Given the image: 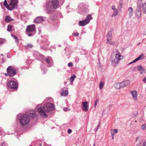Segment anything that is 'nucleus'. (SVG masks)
Listing matches in <instances>:
<instances>
[{"mask_svg":"<svg viewBox=\"0 0 146 146\" xmlns=\"http://www.w3.org/2000/svg\"><path fill=\"white\" fill-rule=\"evenodd\" d=\"M18 1L15 0H11L9 4V7L11 9H17Z\"/></svg>","mask_w":146,"mask_h":146,"instance_id":"nucleus-9","label":"nucleus"},{"mask_svg":"<svg viewBox=\"0 0 146 146\" xmlns=\"http://www.w3.org/2000/svg\"><path fill=\"white\" fill-rule=\"evenodd\" d=\"M91 15H89L87 16L86 18L83 21H80L78 23V24L80 26H84L88 24L90 22V20L92 19Z\"/></svg>","mask_w":146,"mask_h":146,"instance_id":"nucleus-6","label":"nucleus"},{"mask_svg":"<svg viewBox=\"0 0 146 146\" xmlns=\"http://www.w3.org/2000/svg\"><path fill=\"white\" fill-rule=\"evenodd\" d=\"M13 20V19L9 16H6L5 19V21L7 22H9Z\"/></svg>","mask_w":146,"mask_h":146,"instance_id":"nucleus-21","label":"nucleus"},{"mask_svg":"<svg viewBox=\"0 0 146 146\" xmlns=\"http://www.w3.org/2000/svg\"><path fill=\"white\" fill-rule=\"evenodd\" d=\"M75 35L76 36H78L79 35V33H76Z\"/></svg>","mask_w":146,"mask_h":146,"instance_id":"nucleus-46","label":"nucleus"},{"mask_svg":"<svg viewBox=\"0 0 146 146\" xmlns=\"http://www.w3.org/2000/svg\"><path fill=\"white\" fill-rule=\"evenodd\" d=\"M51 3L54 9H56L59 5V1L57 0H54L52 1Z\"/></svg>","mask_w":146,"mask_h":146,"instance_id":"nucleus-11","label":"nucleus"},{"mask_svg":"<svg viewBox=\"0 0 146 146\" xmlns=\"http://www.w3.org/2000/svg\"><path fill=\"white\" fill-rule=\"evenodd\" d=\"M98 101H99V100L98 99H96V101L95 102V103H94V107H96V106L97 105V103L98 102Z\"/></svg>","mask_w":146,"mask_h":146,"instance_id":"nucleus-35","label":"nucleus"},{"mask_svg":"<svg viewBox=\"0 0 146 146\" xmlns=\"http://www.w3.org/2000/svg\"><path fill=\"white\" fill-rule=\"evenodd\" d=\"M32 35L31 34L29 33L28 34V36H31Z\"/></svg>","mask_w":146,"mask_h":146,"instance_id":"nucleus-47","label":"nucleus"},{"mask_svg":"<svg viewBox=\"0 0 146 146\" xmlns=\"http://www.w3.org/2000/svg\"><path fill=\"white\" fill-rule=\"evenodd\" d=\"M140 71V74H143L146 72L144 68L142 69Z\"/></svg>","mask_w":146,"mask_h":146,"instance_id":"nucleus-30","label":"nucleus"},{"mask_svg":"<svg viewBox=\"0 0 146 146\" xmlns=\"http://www.w3.org/2000/svg\"><path fill=\"white\" fill-rule=\"evenodd\" d=\"M122 86L123 87L129 85L130 83V81L129 80H125L121 82Z\"/></svg>","mask_w":146,"mask_h":146,"instance_id":"nucleus-15","label":"nucleus"},{"mask_svg":"<svg viewBox=\"0 0 146 146\" xmlns=\"http://www.w3.org/2000/svg\"><path fill=\"white\" fill-rule=\"evenodd\" d=\"M43 109L46 112H49L52 110L54 109V105L52 103H47L44 105Z\"/></svg>","mask_w":146,"mask_h":146,"instance_id":"nucleus-4","label":"nucleus"},{"mask_svg":"<svg viewBox=\"0 0 146 146\" xmlns=\"http://www.w3.org/2000/svg\"><path fill=\"white\" fill-rule=\"evenodd\" d=\"M35 25H28L26 29V32H31L35 31Z\"/></svg>","mask_w":146,"mask_h":146,"instance_id":"nucleus-10","label":"nucleus"},{"mask_svg":"<svg viewBox=\"0 0 146 146\" xmlns=\"http://www.w3.org/2000/svg\"><path fill=\"white\" fill-rule=\"evenodd\" d=\"M88 104V102H82V105L83 107V108H82L85 111H86L88 110V107L87 106Z\"/></svg>","mask_w":146,"mask_h":146,"instance_id":"nucleus-12","label":"nucleus"},{"mask_svg":"<svg viewBox=\"0 0 146 146\" xmlns=\"http://www.w3.org/2000/svg\"><path fill=\"white\" fill-rule=\"evenodd\" d=\"M142 8L143 12L145 13H146V3L143 4Z\"/></svg>","mask_w":146,"mask_h":146,"instance_id":"nucleus-24","label":"nucleus"},{"mask_svg":"<svg viewBox=\"0 0 146 146\" xmlns=\"http://www.w3.org/2000/svg\"><path fill=\"white\" fill-rule=\"evenodd\" d=\"M143 81L145 83H146V77L144 79H143Z\"/></svg>","mask_w":146,"mask_h":146,"instance_id":"nucleus-41","label":"nucleus"},{"mask_svg":"<svg viewBox=\"0 0 146 146\" xmlns=\"http://www.w3.org/2000/svg\"><path fill=\"white\" fill-rule=\"evenodd\" d=\"M73 35L74 36H75V34H73Z\"/></svg>","mask_w":146,"mask_h":146,"instance_id":"nucleus-51","label":"nucleus"},{"mask_svg":"<svg viewBox=\"0 0 146 146\" xmlns=\"http://www.w3.org/2000/svg\"><path fill=\"white\" fill-rule=\"evenodd\" d=\"M76 78V76L74 75H73L72 76H71L69 79V81H70L71 82V83H72L73 82V81L74 80V79Z\"/></svg>","mask_w":146,"mask_h":146,"instance_id":"nucleus-25","label":"nucleus"},{"mask_svg":"<svg viewBox=\"0 0 146 146\" xmlns=\"http://www.w3.org/2000/svg\"><path fill=\"white\" fill-rule=\"evenodd\" d=\"M68 66L69 67H70L73 66V64L72 63L70 62L68 64Z\"/></svg>","mask_w":146,"mask_h":146,"instance_id":"nucleus-36","label":"nucleus"},{"mask_svg":"<svg viewBox=\"0 0 146 146\" xmlns=\"http://www.w3.org/2000/svg\"><path fill=\"white\" fill-rule=\"evenodd\" d=\"M29 115L34 119H36L38 117L37 115L35 112L32 111L29 113Z\"/></svg>","mask_w":146,"mask_h":146,"instance_id":"nucleus-14","label":"nucleus"},{"mask_svg":"<svg viewBox=\"0 0 146 146\" xmlns=\"http://www.w3.org/2000/svg\"><path fill=\"white\" fill-rule=\"evenodd\" d=\"M45 60L48 64H49L51 62V59L49 58H47L45 59Z\"/></svg>","mask_w":146,"mask_h":146,"instance_id":"nucleus-28","label":"nucleus"},{"mask_svg":"<svg viewBox=\"0 0 146 146\" xmlns=\"http://www.w3.org/2000/svg\"><path fill=\"white\" fill-rule=\"evenodd\" d=\"M131 94L133 98L135 100L137 99V92L136 91L134 90L131 92Z\"/></svg>","mask_w":146,"mask_h":146,"instance_id":"nucleus-20","label":"nucleus"},{"mask_svg":"<svg viewBox=\"0 0 146 146\" xmlns=\"http://www.w3.org/2000/svg\"><path fill=\"white\" fill-rule=\"evenodd\" d=\"M54 9L53 8L48 7L46 10L48 13H50L53 12Z\"/></svg>","mask_w":146,"mask_h":146,"instance_id":"nucleus-22","label":"nucleus"},{"mask_svg":"<svg viewBox=\"0 0 146 146\" xmlns=\"http://www.w3.org/2000/svg\"><path fill=\"white\" fill-rule=\"evenodd\" d=\"M111 135L112 136V138H113V139H114V135H113V133H112V134H111Z\"/></svg>","mask_w":146,"mask_h":146,"instance_id":"nucleus-45","label":"nucleus"},{"mask_svg":"<svg viewBox=\"0 0 146 146\" xmlns=\"http://www.w3.org/2000/svg\"><path fill=\"white\" fill-rule=\"evenodd\" d=\"M27 46H29L30 48H32L33 46L31 44H29L27 45Z\"/></svg>","mask_w":146,"mask_h":146,"instance_id":"nucleus-40","label":"nucleus"},{"mask_svg":"<svg viewBox=\"0 0 146 146\" xmlns=\"http://www.w3.org/2000/svg\"><path fill=\"white\" fill-rule=\"evenodd\" d=\"M133 71H135V70H133Z\"/></svg>","mask_w":146,"mask_h":146,"instance_id":"nucleus-50","label":"nucleus"},{"mask_svg":"<svg viewBox=\"0 0 146 146\" xmlns=\"http://www.w3.org/2000/svg\"><path fill=\"white\" fill-rule=\"evenodd\" d=\"M99 128V127H98L97 128V130H96V131H97V130H98V129Z\"/></svg>","mask_w":146,"mask_h":146,"instance_id":"nucleus-49","label":"nucleus"},{"mask_svg":"<svg viewBox=\"0 0 146 146\" xmlns=\"http://www.w3.org/2000/svg\"><path fill=\"white\" fill-rule=\"evenodd\" d=\"M37 111L40 115L42 117H47V115L45 113V112L43 111L42 108L39 107V106H37L36 107Z\"/></svg>","mask_w":146,"mask_h":146,"instance_id":"nucleus-8","label":"nucleus"},{"mask_svg":"<svg viewBox=\"0 0 146 146\" xmlns=\"http://www.w3.org/2000/svg\"><path fill=\"white\" fill-rule=\"evenodd\" d=\"M112 31H109L107 35V43L112 45H114L115 44V42L111 40L112 38Z\"/></svg>","mask_w":146,"mask_h":146,"instance_id":"nucleus-7","label":"nucleus"},{"mask_svg":"<svg viewBox=\"0 0 146 146\" xmlns=\"http://www.w3.org/2000/svg\"><path fill=\"white\" fill-rule=\"evenodd\" d=\"M115 87L117 89H119L121 88H123L121 83H116L115 85Z\"/></svg>","mask_w":146,"mask_h":146,"instance_id":"nucleus-18","label":"nucleus"},{"mask_svg":"<svg viewBox=\"0 0 146 146\" xmlns=\"http://www.w3.org/2000/svg\"><path fill=\"white\" fill-rule=\"evenodd\" d=\"M146 124H144L142 125L141 127V128L143 130H145L146 129Z\"/></svg>","mask_w":146,"mask_h":146,"instance_id":"nucleus-33","label":"nucleus"},{"mask_svg":"<svg viewBox=\"0 0 146 146\" xmlns=\"http://www.w3.org/2000/svg\"><path fill=\"white\" fill-rule=\"evenodd\" d=\"M104 85V83L103 82H101L99 84V88L100 89H102Z\"/></svg>","mask_w":146,"mask_h":146,"instance_id":"nucleus-31","label":"nucleus"},{"mask_svg":"<svg viewBox=\"0 0 146 146\" xmlns=\"http://www.w3.org/2000/svg\"><path fill=\"white\" fill-rule=\"evenodd\" d=\"M19 122L22 126H25L29 124L31 121L29 115L24 114L19 117Z\"/></svg>","mask_w":146,"mask_h":146,"instance_id":"nucleus-1","label":"nucleus"},{"mask_svg":"<svg viewBox=\"0 0 146 146\" xmlns=\"http://www.w3.org/2000/svg\"><path fill=\"white\" fill-rule=\"evenodd\" d=\"M111 8L112 9L115 10V9H116L115 8V7L114 5H113L111 6Z\"/></svg>","mask_w":146,"mask_h":146,"instance_id":"nucleus-37","label":"nucleus"},{"mask_svg":"<svg viewBox=\"0 0 146 146\" xmlns=\"http://www.w3.org/2000/svg\"><path fill=\"white\" fill-rule=\"evenodd\" d=\"M128 11L129 14L132 15L133 14V9L131 7H129L128 9Z\"/></svg>","mask_w":146,"mask_h":146,"instance_id":"nucleus-27","label":"nucleus"},{"mask_svg":"<svg viewBox=\"0 0 146 146\" xmlns=\"http://www.w3.org/2000/svg\"><path fill=\"white\" fill-rule=\"evenodd\" d=\"M135 14L138 18H139L141 17V11L140 7H137L136 11Z\"/></svg>","mask_w":146,"mask_h":146,"instance_id":"nucleus-13","label":"nucleus"},{"mask_svg":"<svg viewBox=\"0 0 146 146\" xmlns=\"http://www.w3.org/2000/svg\"><path fill=\"white\" fill-rule=\"evenodd\" d=\"M143 146H146V141L143 143Z\"/></svg>","mask_w":146,"mask_h":146,"instance_id":"nucleus-43","label":"nucleus"},{"mask_svg":"<svg viewBox=\"0 0 146 146\" xmlns=\"http://www.w3.org/2000/svg\"><path fill=\"white\" fill-rule=\"evenodd\" d=\"M64 84H66V82H64Z\"/></svg>","mask_w":146,"mask_h":146,"instance_id":"nucleus-48","label":"nucleus"},{"mask_svg":"<svg viewBox=\"0 0 146 146\" xmlns=\"http://www.w3.org/2000/svg\"><path fill=\"white\" fill-rule=\"evenodd\" d=\"M142 67L141 66H139L137 68V70L138 71H140L141 70L143 69Z\"/></svg>","mask_w":146,"mask_h":146,"instance_id":"nucleus-34","label":"nucleus"},{"mask_svg":"<svg viewBox=\"0 0 146 146\" xmlns=\"http://www.w3.org/2000/svg\"><path fill=\"white\" fill-rule=\"evenodd\" d=\"M5 75H6V76H7V75H6V74H5Z\"/></svg>","mask_w":146,"mask_h":146,"instance_id":"nucleus-54","label":"nucleus"},{"mask_svg":"<svg viewBox=\"0 0 146 146\" xmlns=\"http://www.w3.org/2000/svg\"><path fill=\"white\" fill-rule=\"evenodd\" d=\"M68 110V109L67 108H64V111H67Z\"/></svg>","mask_w":146,"mask_h":146,"instance_id":"nucleus-42","label":"nucleus"},{"mask_svg":"<svg viewBox=\"0 0 146 146\" xmlns=\"http://www.w3.org/2000/svg\"><path fill=\"white\" fill-rule=\"evenodd\" d=\"M68 92L67 90H65L64 91V89H62V91L61 93V95L62 96H66L68 95Z\"/></svg>","mask_w":146,"mask_h":146,"instance_id":"nucleus-23","label":"nucleus"},{"mask_svg":"<svg viewBox=\"0 0 146 146\" xmlns=\"http://www.w3.org/2000/svg\"><path fill=\"white\" fill-rule=\"evenodd\" d=\"M114 12L112 14V16H115L117 15L118 14V11L117 9L114 10Z\"/></svg>","mask_w":146,"mask_h":146,"instance_id":"nucleus-29","label":"nucleus"},{"mask_svg":"<svg viewBox=\"0 0 146 146\" xmlns=\"http://www.w3.org/2000/svg\"><path fill=\"white\" fill-rule=\"evenodd\" d=\"M2 42V40L1 38H0V44Z\"/></svg>","mask_w":146,"mask_h":146,"instance_id":"nucleus-44","label":"nucleus"},{"mask_svg":"<svg viewBox=\"0 0 146 146\" xmlns=\"http://www.w3.org/2000/svg\"><path fill=\"white\" fill-rule=\"evenodd\" d=\"M12 26L8 25L7 29V31H10L12 30Z\"/></svg>","mask_w":146,"mask_h":146,"instance_id":"nucleus-32","label":"nucleus"},{"mask_svg":"<svg viewBox=\"0 0 146 146\" xmlns=\"http://www.w3.org/2000/svg\"><path fill=\"white\" fill-rule=\"evenodd\" d=\"M13 37L17 41L18 39L17 37L15 36H13Z\"/></svg>","mask_w":146,"mask_h":146,"instance_id":"nucleus-39","label":"nucleus"},{"mask_svg":"<svg viewBox=\"0 0 146 146\" xmlns=\"http://www.w3.org/2000/svg\"><path fill=\"white\" fill-rule=\"evenodd\" d=\"M1 55H2V56H3V54H1Z\"/></svg>","mask_w":146,"mask_h":146,"instance_id":"nucleus-53","label":"nucleus"},{"mask_svg":"<svg viewBox=\"0 0 146 146\" xmlns=\"http://www.w3.org/2000/svg\"><path fill=\"white\" fill-rule=\"evenodd\" d=\"M8 87L13 90H17L18 88V84L15 81L11 80L9 81L7 83Z\"/></svg>","mask_w":146,"mask_h":146,"instance_id":"nucleus-5","label":"nucleus"},{"mask_svg":"<svg viewBox=\"0 0 146 146\" xmlns=\"http://www.w3.org/2000/svg\"><path fill=\"white\" fill-rule=\"evenodd\" d=\"M4 5L8 10L10 11L12 10L11 9L9 5L7 4L6 0H5L4 1Z\"/></svg>","mask_w":146,"mask_h":146,"instance_id":"nucleus-19","label":"nucleus"},{"mask_svg":"<svg viewBox=\"0 0 146 146\" xmlns=\"http://www.w3.org/2000/svg\"><path fill=\"white\" fill-rule=\"evenodd\" d=\"M117 130L116 129H111V134H112V133H113L114 135L115 134L117 133Z\"/></svg>","mask_w":146,"mask_h":146,"instance_id":"nucleus-26","label":"nucleus"},{"mask_svg":"<svg viewBox=\"0 0 146 146\" xmlns=\"http://www.w3.org/2000/svg\"><path fill=\"white\" fill-rule=\"evenodd\" d=\"M140 44V43H139L138 44V45H139Z\"/></svg>","mask_w":146,"mask_h":146,"instance_id":"nucleus-52","label":"nucleus"},{"mask_svg":"<svg viewBox=\"0 0 146 146\" xmlns=\"http://www.w3.org/2000/svg\"><path fill=\"white\" fill-rule=\"evenodd\" d=\"M7 75L10 77H13L16 74L15 69L12 66H9L7 69Z\"/></svg>","mask_w":146,"mask_h":146,"instance_id":"nucleus-3","label":"nucleus"},{"mask_svg":"<svg viewBox=\"0 0 146 146\" xmlns=\"http://www.w3.org/2000/svg\"><path fill=\"white\" fill-rule=\"evenodd\" d=\"M94 146H95V145H94Z\"/></svg>","mask_w":146,"mask_h":146,"instance_id":"nucleus-55","label":"nucleus"},{"mask_svg":"<svg viewBox=\"0 0 146 146\" xmlns=\"http://www.w3.org/2000/svg\"><path fill=\"white\" fill-rule=\"evenodd\" d=\"M143 56V54H141L137 58L135 59L134 60H133V61L129 63L128 64H132L133 63L137 61L138 60H140L142 59L143 58L142 57Z\"/></svg>","mask_w":146,"mask_h":146,"instance_id":"nucleus-16","label":"nucleus"},{"mask_svg":"<svg viewBox=\"0 0 146 146\" xmlns=\"http://www.w3.org/2000/svg\"><path fill=\"white\" fill-rule=\"evenodd\" d=\"M72 132V130L70 129H68V133H70Z\"/></svg>","mask_w":146,"mask_h":146,"instance_id":"nucleus-38","label":"nucleus"},{"mask_svg":"<svg viewBox=\"0 0 146 146\" xmlns=\"http://www.w3.org/2000/svg\"><path fill=\"white\" fill-rule=\"evenodd\" d=\"M123 57L121 55L119 52L116 53L112 57L111 61L112 64L115 65L119 63V61L123 58Z\"/></svg>","mask_w":146,"mask_h":146,"instance_id":"nucleus-2","label":"nucleus"},{"mask_svg":"<svg viewBox=\"0 0 146 146\" xmlns=\"http://www.w3.org/2000/svg\"><path fill=\"white\" fill-rule=\"evenodd\" d=\"M44 19L41 17H38L35 21V22L37 23H39L43 21Z\"/></svg>","mask_w":146,"mask_h":146,"instance_id":"nucleus-17","label":"nucleus"}]
</instances>
